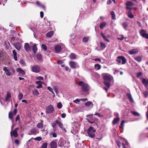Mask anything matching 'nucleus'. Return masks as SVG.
<instances>
[{"mask_svg":"<svg viewBox=\"0 0 148 148\" xmlns=\"http://www.w3.org/2000/svg\"><path fill=\"white\" fill-rule=\"evenodd\" d=\"M51 135H52L53 137L56 138L57 136V135L56 133L55 132H51Z\"/></svg>","mask_w":148,"mask_h":148,"instance_id":"nucleus-47","label":"nucleus"},{"mask_svg":"<svg viewBox=\"0 0 148 148\" xmlns=\"http://www.w3.org/2000/svg\"><path fill=\"white\" fill-rule=\"evenodd\" d=\"M140 79L142 80V82L146 88L148 90V79L141 77Z\"/></svg>","mask_w":148,"mask_h":148,"instance_id":"nucleus-10","label":"nucleus"},{"mask_svg":"<svg viewBox=\"0 0 148 148\" xmlns=\"http://www.w3.org/2000/svg\"><path fill=\"white\" fill-rule=\"evenodd\" d=\"M24 47L25 50L27 51H29L30 49V47L29 46V44L27 43H26L25 44Z\"/></svg>","mask_w":148,"mask_h":148,"instance_id":"nucleus-25","label":"nucleus"},{"mask_svg":"<svg viewBox=\"0 0 148 148\" xmlns=\"http://www.w3.org/2000/svg\"><path fill=\"white\" fill-rule=\"evenodd\" d=\"M47 143H45L42 145L41 148H47Z\"/></svg>","mask_w":148,"mask_h":148,"instance_id":"nucleus-48","label":"nucleus"},{"mask_svg":"<svg viewBox=\"0 0 148 148\" xmlns=\"http://www.w3.org/2000/svg\"><path fill=\"white\" fill-rule=\"evenodd\" d=\"M14 46L18 51H19L21 48V46L19 42L14 43Z\"/></svg>","mask_w":148,"mask_h":148,"instance_id":"nucleus-17","label":"nucleus"},{"mask_svg":"<svg viewBox=\"0 0 148 148\" xmlns=\"http://www.w3.org/2000/svg\"><path fill=\"white\" fill-rule=\"evenodd\" d=\"M13 53L14 54V58L15 60L16 61L17 60V53L16 51L15 50H13L12 51Z\"/></svg>","mask_w":148,"mask_h":148,"instance_id":"nucleus-28","label":"nucleus"},{"mask_svg":"<svg viewBox=\"0 0 148 148\" xmlns=\"http://www.w3.org/2000/svg\"><path fill=\"white\" fill-rule=\"evenodd\" d=\"M85 105L89 107L90 108H92L93 106V105L92 103V102L90 101H88L86 102L85 103Z\"/></svg>","mask_w":148,"mask_h":148,"instance_id":"nucleus-24","label":"nucleus"},{"mask_svg":"<svg viewBox=\"0 0 148 148\" xmlns=\"http://www.w3.org/2000/svg\"><path fill=\"white\" fill-rule=\"evenodd\" d=\"M126 5V8L127 10H128V11L127 15L128 17H130V1H127L125 3Z\"/></svg>","mask_w":148,"mask_h":148,"instance_id":"nucleus-22","label":"nucleus"},{"mask_svg":"<svg viewBox=\"0 0 148 148\" xmlns=\"http://www.w3.org/2000/svg\"><path fill=\"white\" fill-rule=\"evenodd\" d=\"M116 143L118 145V147L120 148L121 147V143L120 141L116 140Z\"/></svg>","mask_w":148,"mask_h":148,"instance_id":"nucleus-55","label":"nucleus"},{"mask_svg":"<svg viewBox=\"0 0 148 148\" xmlns=\"http://www.w3.org/2000/svg\"><path fill=\"white\" fill-rule=\"evenodd\" d=\"M11 95L10 93L9 92H7V95L5 99V101H7L9 99L11 98Z\"/></svg>","mask_w":148,"mask_h":148,"instance_id":"nucleus-21","label":"nucleus"},{"mask_svg":"<svg viewBox=\"0 0 148 148\" xmlns=\"http://www.w3.org/2000/svg\"><path fill=\"white\" fill-rule=\"evenodd\" d=\"M143 75V73L141 72H139L137 73L136 76L137 77L139 78H140V77Z\"/></svg>","mask_w":148,"mask_h":148,"instance_id":"nucleus-44","label":"nucleus"},{"mask_svg":"<svg viewBox=\"0 0 148 148\" xmlns=\"http://www.w3.org/2000/svg\"><path fill=\"white\" fill-rule=\"evenodd\" d=\"M110 14L112 15V18L114 19H115L116 16L115 13L113 11L111 12Z\"/></svg>","mask_w":148,"mask_h":148,"instance_id":"nucleus-41","label":"nucleus"},{"mask_svg":"<svg viewBox=\"0 0 148 148\" xmlns=\"http://www.w3.org/2000/svg\"><path fill=\"white\" fill-rule=\"evenodd\" d=\"M139 33L142 37L148 39V34L147 33V31L145 30L141 29L139 31Z\"/></svg>","mask_w":148,"mask_h":148,"instance_id":"nucleus-7","label":"nucleus"},{"mask_svg":"<svg viewBox=\"0 0 148 148\" xmlns=\"http://www.w3.org/2000/svg\"><path fill=\"white\" fill-rule=\"evenodd\" d=\"M20 119V115H18L16 119V121H17Z\"/></svg>","mask_w":148,"mask_h":148,"instance_id":"nucleus-59","label":"nucleus"},{"mask_svg":"<svg viewBox=\"0 0 148 148\" xmlns=\"http://www.w3.org/2000/svg\"><path fill=\"white\" fill-rule=\"evenodd\" d=\"M54 108L51 105L48 106L46 109V112L47 114H51L53 112Z\"/></svg>","mask_w":148,"mask_h":148,"instance_id":"nucleus-8","label":"nucleus"},{"mask_svg":"<svg viewBox=\"0 0 148 148\" xmlns=\"http://www.w3.org/2000/svg\"><path fill=\"white\" fill-rule=\"evenodd\" d=\"M40 17L42 18L44 16L43 12L42 11H41L40 12Z\"/></svg>","mask_w":148,"mask_h":148,"instance_id":"nucleus-62","label":"nucleus"},{"mask_svg":"<svg viewBox=\"0 0 148 148\" xmlns=\"http://www.w3.org/2000/svg\"><path fill=\"white\" fill-rule=\"evenodd\" d=\"M51 148H56L57 147V143L55 141H52L51 143Z\"/></svg>","mask_w":148,"mask_h":148,"instance_id":"nucleus-20","label":"nucleus"},{"mask_svg":"<svg viewBox=\"0 0 148 148\" xmlns=\"http://www.w3.org/2000/svg\"><path fill=\"white\" fill-rule=\"evenodd\" d=\"M89 38V37H84L83 38L82 41L83 42L86 43L88 41Z\"/></svg>","mask_w":148,"mask_h":148,"instance_id":"nucleus-35","label":"nucleus"},{"mask_svg":"<svg viewBox=\"0 0 148 148\" xmlns=\"http://www.w3.org/2000/svg\"><path fill=\"white\" fill-rule=\"evenodd\" d=\"M99 44L100 47L102 49H103L106 48V45L105 43L102 42H99Z\"/></svg>","mask_w":148,"mask_h":148,"instance_id":"nucleus-27","label":"nucleus"},{"mask_svg":"<svg viewBox=\"0 0 148 148\" xmlns=\"http://www.w3.org/2000/svg\"><path fill=\"white\" fill-rule=\"evenodd\" d=\"M69 65L70 67L73 69H76L77 68L79 67L77 64L76 62L73 61H71L70 62Z\"/></svg>","mask_w":148,"mask_h":148,"instance_id":"nucleus-12","label":"nucleus"},{"mask_svg":"<svg viewBox=\"0 0 148 148\" xmlns=\"http://www.w3.org/2000/svg\"><path fill=\"white\" fill-rule=\"evenodd\" d=\"M37 79L39 80H42L43 79V78L41 76H39L36 78Z\"/></svg>","mask_w":148,"mask_h":148,"instance_id":"nucleus-54","label":"nucleus"},{"mask_svg":"<svg viewBox=\"0 0 148 148\" xmlns=\"http://www.w3.org/2000/svg\"><path fill=\"white\" fill-rule=\"evenodd\" d=\"M20 63L23 65H25L26 64L25 61L23 59H21L20 60Z\"/></svg>","mask_w":148,"mask_h":148,"instance_id":"nucleus-53","label":"nucleus"},{"mask_svg":"<svg viewBox=\"0 0 148 148\" xmlns=\"http://www.w3.org/2000/svg\"><path fill=\"white\" fill-rule=\"evenodd\" d=\"M47 89L51 92H53V91L52 88L51 87L48 86L47 87Z\"/></svg>","mask_w":148,"mask_h":148,"instance_id":"nucleus-58","label":"nucleus"},{"mask_svg":"<svg viewBox=\"0 0 148 148\" xmlns=\"http://www.w3.org/2000/svg\"><path fill=\"white\" fill-rule=\"evenodd\" d=\"M69 57L71 60H74L76 58L75 54L74 53H71Z\"/></svg>","mask_w":148,"mask_h":148,"instance_id":"nucleus-29","label":"nucleus"},{"mask_svg":"<svg viewBox=\"0 0 148 148\" xmlns=\"http://www.w3.org/2000/svg\"><path fill=\"white\" fill-rule=\"evenodd\" d=\"M95 131V130L94 129L93 127H90L87 130V133L88 136L91 138H94L95 136L94 132Z\"/></svg>","mask_w":148,"mask_h":148,"instance_id":"nucleus-3","label":"nucleus"},{"mask_svg":"<svg viewBox=\"0 0 148 148\" xmlns=\"http://www.w3.org/2000/svg\"><path fill=\"white\" fill-rule=\"evenodd\" d=\"M94 115H97L99 117H103L102 115H101L100 114L98 113H96L94 114Z\"/></svg>","mask_w":148,"mask_h":148,"instance_id":"nucleus-60","label":"nucleus"},{"mask_svg":"<svg viewBox=\"0 0 148 148\" xmlns=\"http://www.w3.org/2000/svg\"><path fill=\"white\" fill-rule=\"evenodd\" d=\"M102 77L104 80V82L105 85L108 88L110 87V82L111 81H113V78L111 75L107 73L103 74Z\"/></svg>","mask_w":148,"mask_h":148,"instance_id":"nucleus-1","label":"nucleus"},{"mask_svg":"<svg viewBox=\"0 0 148 148\" xmlns=\"http://www.w3.org/2000/svg\"><path fill=\"white\" fill-rule=\"evenodd\" d=\"M39 132L37 129L33 128L30 130L28 132V134L29 135H36Z\"/></svg>","mask_w":148,"mask_h":148,"instance_id":"nucleus-11","label":"nucleus"},{"mask_svg":"<svg viewBox=\"0 0 148 148\" xmlns=\"http://www.w3.org/2000/svg\"><path fill=\"white\" fill-rule=\"evenodd\" d=\"M3 52L2 50L0 49V62H1V58L3 57ZM2 61V60H1Z\"/></svg>","mask_w":148,"mask_h":148,"instance_id":"nucleus-42","label":"nucleus"},{"mask_svg":"<svg viewBox=\"0 0 148 148\" xmlns=\"http://www.w3.org/2000/svg\"><path fill=\"white\" fill-rule=\"evenodd\" d=\"M17 112V109L16 108H15L13 111V112L11 111L8 114V117L9 119H11L13 123V116L16 115Z\"/></svg>","mask_w":148,"mask_h":148,"instance_id":"nucleus-6","label":"nucleus"},{"mask_svg":"<svg viewBox=\"0 0 148 148\" xmlns=\"http://www.w3.org/2000/svg\"><path fill=\"white\" fill-rule=\"evenodd\" d=\"M32 94L33 95L36 96L37 97H40V93L36 89H34L32 91Z\"/></svg>","mask_w":148,"mask_h":148,"instance_id":"nucleus-18","label":"nucleus"},{"mask_svg":"<svg viewBox=\"0 0 148 148\" xmlns=\"http://www.w3.org/2000/svg\"><path fill=\"white\" fill-rule=\"evenodd\" d=\"M35 83L36 84L38 85L42 86V84H45L44 82L40 81H36Z\"/></svg>","mask_w":148,"mask_h":148,"instance_id":"nucleus-40","label":"nucleus"},{"mask_svg":"<svg viewBox=\"0 0 148 148\" xmlns=\"http://www.w3.org/2000/svg\"><path fill=\"white\" fill-rule=\"evenodd\" d=\"M23 94L22 93L19 92V93L18 95V98L19 100H20L21 99H22L23 98Z\"/></svg>","mask_w":148,"mask_h":148,"instance_id":"nucleus-38","label":"nucleus"},{"mask_svg":"<svg viewBox=\"0 0 148 148\" xmlns=\"http://www.w3.org/2000/svg\"><path fill=\"white\" fill-rule=\"evenodd\" d=\"M36 4L39 6L45 8L44 6L40 4V2L38 1H37L36 2Z\"/></svg>","mask_w":148,"mask_h":148,"instance_id":"nucleus-50","label":"nucleus"},{"mask_svg":"<svg viewBox=\"0 0 148 148\" xmlns=\"http://www.w3.org/2000/svg\"><path fill=\"white\" fill-rule=\"evenodd\" d=\"M40 71V66L38 65H34L31 67V71L35 73H38Z\"/></svg>","mask_w":148,"mask_h":148,"instance_id":"nucleus-5","label":"nucleus"},{"mask_svg":"<svg viewBox=\"0 0 148 148\" xmlns=\"http://www.w3.org/2000/svg\"><path fill=\"white\" fill-rule=\"evenodd\" d=\"M131 112L132 113L134 116H140V114L138 112L133 111H131Z\"/></svg>","mask_w":148,"mask_h":148,"instance_id":"nucleus-36","label":"nucleus"},{"mask_svg":"<svg viewBox=\"0 0 148 148\" xmlns=\"http://www.w3.org/2000/svg\"><path fill=\"white\" fill-rule=\"evenodd\" d=\"M34 139L36 140L39 141H40L42 139V138L40 137H37L35 138H34Z\"/></svg>","mask_w":148,"mask_h":148,"instance_id":"nucleus-51","label":"nucleus"},{"mask_svg":"<svg viewBox=\"0 0 148 148\" xmlns=\"http://www.w3.org/2000/svg\"><path fill=\"white\" fill-rule=\"evenodd\" d=\"M95 67L97 70H99L101 68V66L99 64H96L95 65Z\"/></svg>","mask_w":148,"mask_h":148,"instance_id":"nucleus-37","label":"nucleus"},{"mask_svg":"<svg viewBox=\"0 0 148 148\" xmlns=\"http://www.w3.org/2000/svg\"><path fill=\"white\" fill-rule=\"evenodd\" d=\"M115 116H117V117L114 118L113 121L112 123L113 124H115L118 122L119 120V114L117 113H115Z\"/></svg>","mask_w":148,"mask_h":148,"instance_id":"nucleus-14","label":"nucleus"},{"mask_svg":"<svg viewBox=\"0 0 148 148\" xmlns=\"http://www.w3.org/2000/svg\"><path fill=\"white\" fill-rule=\"evenodd\" d=\"M78 85L82 87L83 91L86 92L89 90L90 87L87 84H86L82 81L79 82H78Z\"/></svg>","mask_w":148,"mask_h":148,"instance_id":"nucleus-2","label":"nucleus"},{"mask_svg":"<svg viewBox=\"0 0 148 148\" xmlns=\"http://www.w3.org/2000/svg\"><path fill=\"white\" fill-rule=\"evenodd\" d=\"M3 71L5 72L7 76H10L11 75V73L7 67L5 66L3 68Z\"/></svg>","mask_w":148,"mask_h":148,"instance_id":"nucleus-16","label":"nucleus"},{"mask_svg":"<svg viewBox=\"0 0 148 148\" xmlns=\"http://www.w3.org/2000/svg\"><path fill=\"white\" fill-rule=\"evenodd\" d=\"M55 52L56 53H59L61 50V47L59 45H56L55 47Z\"/></svg>","mask_w":148,"mask_h":148,"instance_id":"nucleus-13","label":"nucleus"},{"mask_svg":"<svg viewBox=\"0 0 148 148\" xmlns=\"http://www.w3.org/2000/svg\"><path fill=\"white\" fill-rule=\"evenodd\" d=\"M116 61L118 64H124L126 63V60L124 56H120L117 57Z\"/></svg>","mask_w":148,"mask_h":148,"instance_id":"nucleus-4","label":"nucleus"},{"mask_svg":"<svg viewBox=\"0 0 148 148\" xmlns=\"http://www.w3.org/2000/svg\"><path fill=\"white\" fill-rule=\"evenodd\" d=\"M139 52L138 50V49H133L130 50V54L133 55L136 54Z\"/></svg>","mask_w":148,"mask_h":148,"instance_id":"nucleus-19","label":"nucleus"},{"mask_svg":"<svg viewBox=\"0 0 148 148\" xmlns=\"http://www.w3.org/2000/svg\"><path fill=\"white\" fill-rule=\"evenodd\" d=\"M56 123L60 128H62L63 127V124L61 121L59 120H56Z\"/></svg>","mask_w":148,"mask_h":148,"instance_id":"nucleus-32","label":"nucleus"},{"mask_svg":"<svg viewBox=\"0 0 148 148\" xmlns=\"http://www.w3.org/2000/svg\"><path fill=\"white\" fill-rule=\"evenodd\" d=\"M125 122V121H123L121 123V126H119L120 127L122 128V127L123 126L124 123Z\"/></svg>","mask_w":148,"mask_h":148,"instance_id":"nucleus-61","label":"nucleus"},{"mask_svg":"<svg viewBox=\"0 0 148 148\" xmlns=\"http://www.w3.org/2000/svg\"><path fill=\"white\" fill-rule=\"evenodd\" d=\"M130 102L132 103V105L133 106L135 105V103L130 94Z\"/></svg>","mask_w":148,"mask_h":148,"instance_id":"nucleus-39","label":"nucleus"},{"mask_svg":"<svg viewBox=\"0 0 148 148\" xmlns=\"http://www.w3.org/2000/svg\"><path fill=\"white\" fill-rule=\"evenodd\" d=\"M62 105L61 102L58 103L57 104V107L59 109H60L62 108Z\"/></svg>","mask_w":148,"mask_h":148,"instance_id":"nucleus-46","label":"nucleus"},{"mask_svg":"<svg viewBox=\"0 0 148 148\" xmlns=\"http://www.w3.org/2000/svg\"><path fill=\"white\" fill-rule=\"evenodd\" d=\"M37 58L39 61H41L42 60V56L41 54H39L37 55Z\"/></svg>","mask_w":148,"mask_h":148,"instance_id":"nucleus-45","label":"nucleus"},{"mask_svg":"<svg viewBox=\"0 0 148 148\" xmlns=\"http://www.w3.org/2000/svg\"><path fill=\"white\" fill-rule=\"evenodd\" d=\"M86 119L87 120V121L89 123H91V124H92L93 123H94V121H90L89 119Z\"/></svg>","mask_w":148,"mask_h":148,"instance_id":"nucleus-64","label":"nucleus"},{"mask_svg":"<svg viewBox=\"0 0 148 148\" xmlns=\"http://www.w3.org/2000/svg\"><path fill=\"white\" fill-rule=\"evenodd\" d=\"M144 96L146 98L148 96V92L147 91L144 92L143 93Z\"/></svg>","mask_w":148,"mask_h":148,"instance_id":"nucleus-56","label":"nucleus"},{"mask_svg":"<svg viewBox=\"0 0 148 148\" xmlns=\"http://www.w3.org/2000/svg\"><path fill=\"white\" fill-rule=\"evenodd\" d=\"M16 71L17 72H18L19 73L22 75H24L25 74V72L24 71L20 68H17L16 69Z\"/></svg>","mask_w":148,"mask_h":148,"instance_id":"nucleus-23","label":"nucleus"},{"mask_svg":"<svg viewBox=\"0 0 148 148\" xmlns=\"http://www.w3.org/2000/svg\"><path fill=\"white\" fill-rule=\"evenodd\" d=\"M106 22H103L101 23L99 26V27L101 29H103L106 25Z\"/></svg>","mask_w":148,"mask_h":148,"instance_id":"nucleus-26","label":"nucleus"},{"mask_svg":"<svg viewBox=\"0 0 148 148\" xmlns=\"http://www.w3.org/2000/svg\"><path fill=\"white\" fill-rule=\"evenodd\" d=\"M70 36L71 38L73 39H74L75 38V36L74 34H71Z\"/></svg>","mask_w":148,"mask_h":148,"instance_id":"nucleus-57","label":"nucleus"},{"mask_svg":"<svg viewBox=\"0 0 148 148\" xmlns=\"http://www.w3.org/2000/svg\"><path fill=\"white\" fill-rule=\"evenodd\" d=\"M57 123H56V120L55 121V122H53L52 123V126L53 128H54L56 126V125Z\"/></svg>","mask_w":148,"mask_h":148,"instance_id":"nucleus-52","label":"nucleus"},{"mask_svg":"<svg viewBox=\"0 0 148 148\" xmlns=\"http://www.w3.org/2000/svg\"><path fill=\"white\" fill-rule=\"evenodd\" d=\"M123 27L126 30V28L128 26L127 23L126 22H124L122 25Z\"/></svg>","mask_w":148,"mask_h":148,"instance_id":"nucleus-43","label":"nucleus"},{"mask_svg":"<svg viewBox=\"0 0 148 148\" xmlns=\"http://www.w3.org/2000/svg\"><path fill=\"white\" fill-rule=\"evenodd\" d=\"M42 47L43 49L45 51H46L47 49V47L46 45L44 44L42 45Z\"/></svg>","mask_w":148,"mask_h":148,"instance_id":"nucleus-49","label":"nucleus"},{"mask_svg":"<svg viewBox=\"0 0 148 148\" xmlns=\"http://www.w3.org/2000/svg\"><path fill=\"white\" fill-rule=\"evenodd\" d=\"M43 127V124L42 123H39L37 125V127L40 129H42Z\"/></svg>","mask_w":148,"mask_h":148,"instance_id":"nucleus-34","label":"nucleus"},{"mask_svg":"<svg viewBox=\"0 0 148 148\" xmlns=\"http://www.w3.org/2000/svg\"><path fill=\"white\" fill-rule=\"evenodd\" d=\"M19 130V128L16 127L14 130L11 131L10 132V135L11 137H12V136H14L15 138H17L18 136L17 131Z\"/></svg>","mask_w":148,"mask_h":148,"instance_id":"nucleus-9","label":"nucleus"},{"mask_svg":"<svg viewBox=\"0 0 148 148\" xmlns=\"http://www.w3.org/2000/svg\"><path fill=\"white\" fill-rule=\"evenodd\" d=\"M53 34V31H51L48 32L46 36L47 37L50 38L52 36Z\"/></svg>","mask_w":148,"mask_h":148,"instance_id":"nucleus-30","label":"nucleus"},{"mask_svg":"<svg viewBox=\"0 0 148 148\" xmlns=\"http://www.w3.org/2000/svg\"><path fill=\"white\" fill-rule=\"evenodd\" d=\"M134 59L138 62H140L142 61V58L140 56H136L134 58Z\"/></svg>","mask_w":148,"mask_h":148,"instance_id":"nucleus-31","label":"nucleus"},{"mask_svg":"<svg viewBox=\"0 0 148 148\" xmlns=\"http://www.w3.org/2000/svg\"><path fill=\"white\" fill-rule=\"evenodd\" d=\"M32 50L34 53H35L37 50V48L36 45H34L32 47Z\"/></svg>","mask_w":148,"mask_h":148,"instance_id":"nucleus-33","label":"nucleus"},{"mask_svg":"<svg viewBox=\"0 0 148 148\" xmlns=\"http://www.w3.org/2000/svg\"><path fill=\"white\" fill-rule=\"evenodd\" d=\"M15 143L17 145H18L19 144V141L17 139H15Z\"/></svg>","mask_w":148,"mask_h":148,"instance_id":"nucleus-63","label":"nucleus"},{"mask_svg":"<svg viewBox=\"0 0 148 148\" xmlns=\"http://www.w3.org/2000/svg\"><path fill=\"white\" fill-rule=\"evenodd\" d=\"M101 34L103 38V39L108 42H110V40L108 39V38L110 37V36L109 35H107L106 36L104 35L103 33H101Z\"/></svg>","mask_w":148,"mask_h":148,"instance_id":"nucleus-15","label":"nucleus"}]
</instances>
